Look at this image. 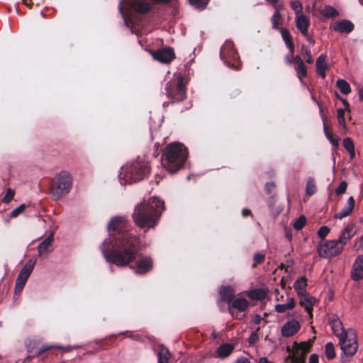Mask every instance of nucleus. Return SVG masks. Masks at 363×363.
<instances>
[{
    "label": "nucleus",
    "mask_w": 363,
    "mask_h": 363,
    "mask_svg": "<svg viewBox=\"0 0 363 363\" xmlns=\"http://www.w3.org/2000/svg\"><path fill=\"white\" fill-rule=\"evenodd\" d=\"M296 345L297 350H300L301 352V356L303 357L308 353L310 350L311 345L308 342H302L300 344H295Z\"/></svg>",
    "instance_id": "41"
},
{
    "label": "nucleus",
    "mask_w": 363,
    "mask_h": 363,
    "mask_svg": "<svg viewBox=\"0 0 363 363\" xmlns=\"http://www.w3.org/2000/svg\"><path fill=\"white\" fill-rule=\"evenodd\" d=\"M136 274H143L152 268V260L149 257H143L135 262V266L130 267Z\"/></svg>",
    "instance_id": "13"
},
{
    "label": "nucleus",
    "mask_w": 363,
    "mask_h": 363,
    "mask_svg": "<svg viewBox=\"0 0 363 363\" xmlns=\"http://www.w3.org/2000/svg\"><path fill=\"white\" fill-rule=\"evenodd\" d=\"M235 363H250V362L247 358L241 357L238 358L235 360Z\"/></svg>",
    "instance_id": "61"
},
{
    "label": "nucleus",
    "mask_w": 363,
    "mask_h": 363,
    "mask_svg": "<svg viewBox=\"0 0 363 363\" xmlns=\"http://www.w3.org/2000/svg\"><path fill=\"white\" fill-rule=\"evenodd\" d=\"M296 363H304V361L302 359H299ZM309 363H318V356L315 354H311L309 359Z\"/></svg>",
    "instance_id": "54"
},
{
    "label": "nucleus",
    "mask_w": 363,
    "mask_h": 363,
    "mask_svg": "<svg viewBox=\"0 0 363 363\" xmlns=\"http://www.w3.org/2000/svg\"><path fill=\"white\" fill-rule=\"evenodd\" d=\"M246 294L252 300L262 301L266 298L267 295V291L264 289H255L247 291Z\"/></svg>",
    "instance_id": "26"
},
{
    "label": "nucleus",
    "mask_w": 363,
    "mask_h": 363,
    "mask_svg": "<svg viewBox=\"0 0 363 363\" xmlns=\"http://www.w3.org/2000/svg\"><path fill=\"white\" fill-rule=\"evenodd\" d=\"M323 129H324L325 135L326 138H328V140L331 143V145L334 147H337L339 145V140H340L339 137L334 135L331 130H328V128H327L325 124H324Z\"/></svg>",
    "instance_id": "30"
},
{
    "label": "nucleus",
    "mask_w": 363,
    "mask_h": 363,
    "mask_svg": "<svg viewBox=\"0 0 363 363\" xmlns=\"http://www.w3.org/2000/svg\"><path fill=\"white\" fill-rule=\"evenodd\" d=\"M258 363H271L266 357H261Z\"/></svg>",
    "instance_id": "64"
},
{
    "label": "nucleus",
    "mask_w": 363,
    "mask_h": 363,
    "mask_svg": "<svg viewBox=\"0 0 363 363\" xmlns=\"http://www.w3.org/2000/svg\"><path fill=\"white\" fill-rule=\"evenodd\" d=\"M26 206L24 203L21 204L17 208H14L10 213L11 218H16L18 216H19L21 213H22L25 209Z\"/></svg>",
    "instance_id": "47"
},
{
    "label": "nucleus",
    "mask_w": 363,
    "mask_h": 363,
    "mask_svg": "<svg viewBox=\"0 0 363 363\" xmlns=\"http://www.w3.org/2000/svg\"><path fill=\"white\" fill-rule=\"evenodd\" d=\"M72 179L67 171H62L56 174L52 186V196L54 200H57L67 194L72 187Z\"/></svg>",
    "instance_id": "5"
},
{
    "label": "nucleus",
    "mask_w": 363,
    "mask_h": 363,
    "mask_svg": "<svg viewBox=\"0 0 363 363\" xmlns=\"http://www.w3.org/2000/svg\"><path fill=\"white\" fill-rule=\"evenodd\" d=\"M295 71L296 72L297 77L300 80V82L303 84V78L307 76V67L304 63L296 65L294 67Z\"/></svg>",
    "instance_id": "34"
},
{
    "label": "nucleus",
    "mask_w": 363,
    "mask_h": 363,
    "mask_svg": "<svg viewBox=\"0 0 363 363\" xmlns=\"http://www.w3.org/2000/svg\"><path fill=\"white\" fill-rule=\"evenodd\" d=\"M189 1L190 4L194 7L199 9H203L208 4L209 0H189Z\"/></svg>",
    "instance_id": "42"
},
{
    "label": "nucleus",
    "mask_w": 363,
    "mask_h": 363,
    "mask_svg": "<svg viewBox=\"0 0 363 363\" xmlns=\"http://www.w3.org/2000/svg\"><path fill=\"white\" fill-rule=\"evenodd\" d=\"M354 248L359 250L363 248V235L354 242Z\"/></svg>",
    "instance_id": "57"
},
{
    "label": "nucleus",
    "mask_w": 363,
    "mask_h": 363,
    "mask_svg": "<svg viewBox=\"0 0 363 363\" xmlns=\"http://www.w3.org/2000/svg\"><path fill=\"white\" fill-rule=\"evenodd\" d=\"M330 233V228L327 226H322L318 231V235L319 238L323 239L325 238L328 233Z\"/></svg>",
    "instance_id": "51"
},
{
    "label": "nucleus",
    "mask_w": 363,
    "mask_h": 363,
    "mask_svg": "<svg viewBox=\"0 0 363 363\" xmlns=\"http://www.w3.org/2000/svg\"><path fill=\"white\" fill-rule=\"evenodd\" d=\"M275 300L277 301H281L284 299V295L280 294L279 291L278 289H275Z\"/></svg>",
    "instance_id": "60"
},
{
    "label": "nucleus",
    "mask_w": 363,
    "mask_h": 363,
    "mask_svg": "<svg viewBox=\"0 0 363 363\" xmlns=\"http://www.w3.org/2000/svg\"><path fill=\"white\" fill-rule=\"evenodd\" d=\"M269 4H270L276 11H281L284 9V2L282 0H266Z\"/></svg>",
    "instance_id": "46"
},
{
    "label": "nucleus",
    "mask_w": 363,
    "mask_h": 363,
    "mask_svg": "<svg viewBox=\"0 0 363 363\" xmlns=\"http://www.w3.org/2000/svg\"><path fill=\"white\" fill-rule=\"evenodd\" d=\"M316 191V185L315 182L313 178H310L308 179L306 185V194L308 196H311L315 194Z\"/></svg>",
    "instance_id": "38"
},
{
    "label": "nucleus",
    "mask_w": 363,
    "mask_h": 363,
    "mask_svg": "<svg viewBox=\"0 0 363 363\" xmlns=\"http://www.w3.org/2000/svg\"><path fill=\"white\" fill-rule=\"evenodd\" d=\"M310 23V18L305 14L295 16V24L296 28L306 38L308 37Z\"/></svg>",
    "instance_id": "16"
},
{
    "label": "nucleus",
    "mask_w": 363,
    "mask_h": 363,
    "mask_svg": "<svg viewBox=\"0 0 363 363\" xmlns=\"http://www.w3.org/2000/svg\"><path fill=\"white\" fill-rule=\"evenodd\" d=\"M35 264V259H30L29 260H28L24 267L20 271L17 277V279L26 282L27 279H28L29 276L30 275L34 269Z\"/></svg>",
    "instance_id": "20"
},
{
    "label": "nucleus",
    "mask_w": 363,
    "mask_h": 363,
    "mask_svg": "<svg viewBox=\"0 0 363 363\" xmlns=\"http://www.w3.org/2000/svg\"><path fill=\"white\" fill-rule=\"evenodd\" d=\"M220 295L223 300L230 302L234 296V291L230 286H224L220 289Z\"/></svg>",
    "instance_id": "31"
},
{
    "label": "nucleus",
    "mask_w": 363,
    "mask_h": 363,
    "mask_svg": "<svg viewBox=\"0 0 363 363\" xmlns=\"http://www.w3.org/2000/svg\"><path fill=\"white\" fill-rule=\"evenodd\" d=\"M187 156V150L183 144L170 143L165 147L162 165L169 173L177 172L183 167Z\"/></svg>",
    "instance_id": "3"
},
{
    "label": "nucleus",
    "mask_w": 363,
    "mask_h": 363,
    "mask_svg": "<svg viewBox=\"0 0 363 363\" xmlns=\"http://www.w3.org/2000/svg\"><path fill=\"white\" fill-rule=\"evenodd\" d=\"M338 340L340 348L346 356L352 357L357 352L358 349L357 337L353 330H349V333Z\"/></svg>",
    "instance_id": "9"
},
{
    "label": "nucleus",
    "mask_w": 363,
    "mask_h": 363,
    "mask_svg": "<svg viewBox=\"0 0 363 363\" xmlns=\"http://www.w3.org/2000/svg\"><path fill=\"white\" fill-rule=\"evenodd\" d=\"M26 283V281L18 280L16 279V286H15V293L20 294L21 292V291L23 290Z\"/></svg>",
    "instance_id": "53"
},
{
    "label": "nucleus",
    "mask_w": 363,
    "mask_h": 363,
    "mask_svg": "<svg viewBox=\"0 0 363 363\" xmlns=\"http://www.w3.org/2000/svg\"><path fill=\"white\" fill-rule=\"evenodd\" d=\"M301 329V323L296 319H291L285 323L281 328V334L284 337L296 335Z\"/></svg>",
    "instance_id": "12"
},
{
    "label": "nucleus",
    "mask_w": 363,
    "mask_h": 363,
    "mask_svg": "<svg viewBox=\"0 0 363 363\" xmlns=\"http://www.w3.org/2000/svg\"><path fill=\"white\" fill-rule=\"evenodd\" d=\"M351 278L354 281L363 279V255H358L355 259L352 265Z\"/></svg>",
    "instance_id": "18"
},
{
    "label": "nucleus",
    "mask_w": 363,
    "mask_h": 363,
    "mask_svg": "<svg viewBox=\"0 0 363 363\" xmlns=\"http://www.w3.org/2000/svg\"><path fill=\"white\" fill-rule=\"evenodd\" d=\"M54 348H55V345H44L40 349V350H39V352L38 353V355H40L43 353H44L45 352H46V351H48L49 350H51V349H54Z\"/></svg>",
    "instance_id": "56"
},
{
    "label": "nucleus",
    "mask_w": 363,
    "mask_h": 363,
    "mask_svg": "<svg viewBox=\"0 0 363 363\" xmlns=\"http://www.w3.org/2000/svg\"><path fill=\"white\" fill-rule=\"evenodd\" d=\"M150 172L148 163L143 160H135L121 168L119 179L121 184H130L142 180Z\"/></svg>",
    "instance_id": "4"
},
{
    "label": "nucleus",
    "mask_w": 363,
    "mask_h": 363,
    "mask_svg": "<svg viewBox=\"0 0 363 363\" xmlns=\"http://www.w3.org/2000/svg\"><path fill=\"white\" fill-rule=\"evenodd\" d=\"M333 29L342 33H350L354 29V24L347 20H342L334 23Z\"/></svg>",
    "instance_id": "21"
},
{
    "label": "nucleus",
    "mask_w": 363,
    "mask_h": 363,
    "mask_svg": "<svg viewBox=\"0 0 363 363\" xmlns=\"http://www.w3.org/2000/svg\"><path fill=\"white\" fill-rule=\"evenodd\" d=\"M345 111L346 110H345L343 108H339L337 111V122H338V123L340 125H342L344 128H346V123H345Z\"/></svg>",
    "instance_id": "44"
},
{
    "label": "nucleus",
    "mask_w": 363,
    "mask_h": 363,
    "mask_svg": "<svg viewBox=\"0 0 363 363\" xmlns=\"http://www.w3.org/2000/svg\"><path fill=\"white\" fill-rule=\"evenodd\" d=\"M336 96H337V98H338L339 99H340L342 101V102L345 106L344 109L346 111H350V104L348 103V101L346 99L341 98L337 93L336 94Z\"/></svg>",
    "instance_id": "58"
},
{
    "label": "nucleus",
    "mask_w": 363,
    "mask_h": 363,
    "mask_svg": "<svg viewBox=\"0 0 363 363\" xmlns=\"http://www.w3.org/2000/svg\"><path fill=\"white\" fill-rule=\"evenodd\" d=\"M306 223V219L303 216H300L298 219L295 220V222L293 224V227L296 230H301Z\"/></svg>",
    "instance_id": "45"
},
{
    "label": "nucleus",
    "mask_w": 363,
    "mask_h": 363,
    "mask_svg": "<svg viewBox=\"0 0 363 363\" xmlns=\"http://www.w3.org/2000/svg\"><path fill=\"white\" fill-rule=\"evenodd\" d=\"M344 247L337 240H326L318 245V252L320 257L330 258L340 255Z\"/></svg>",
    "instance_id": "10"
},
{
    "label": "nucleus",
    "mask_w": 363,
    "mask_h": 363,
    "mask_svg": "<svg viewBox=\"0 0 363 363\" xmlns=\"http://www.w3.org/2000/svg\"><path fill=\"white\" fill-rule=\"evenodd\" d=\"M126 220L123 217H115L108 225V230L114 232V238L106 239L101 247V252L107 262L118 267L128 266L139 252L140 239L125 230Z\"/></svg>",
    "instance_id": "1"
},
{
    "label": "nucleus",
    "mask_w": 363,
    "mask_h": 363,
    "mask_svg": "<svg viewBox=\"0 0 363 363\" xmlns=\"http://www.w3.org/2000/svg\"><path fill=\"white\" fill-rule=\"evenodd\" d=\"M55 348L62 350L65 352H69L72 351L73 349L77 348V347L76 346H70V345L61 346L59 345H55Z\"/></svg>",
    "instance_id": "55"
},
{
    "label": "nucleus",
    "mask_w": 363,
    "mask_h": 363,
    "mask_svg": "<svg viewBox=\"0 0 363 363\" xmlns=\"http://www.w3.org/2000/svg\"><path fill=\"white\" fill-rule=\"evenodd\" d=\"M328 324L330 325L333 334L339 339L347 333H349V330H345L342 321L336 315H333L328 319Z\"/></svg>",
    "instance_id": "14"
},
{
    "label": "nucleus",
    "mask_w": 363,
    "mask_h": 363,
    "mask_svg": "<svg viewBox=\"0 0 363 363\" xmlns=\"http://www.w3.org/2000/svg\"><path fill=\"white\" fill-rule=\"evenodd\" d=\"M320 13L327 18H335L339 16V12L331 6H325Z\"/></svg>",
    "instance_id": "35"
},
{
    "label": "nucleus",
    "mask_w": 363,
    "mask_h": 363,
    "mask_svg": "<svg viewBox=\"0 0 363 363\" xmlns=\"http://www.w3.org/2000/svg\"><path fill=\"white\" fill-rule=\"evenodd\" d=\"M293 62H294L296 63V65H300V64H302V63H304L303 62V60H302V58L301 57L300 55H296L294 58H293Z\"/></svg>",
    "instance_id": "62"
},
{
    "label": "nucleus",
    "mask_w": 363,
    "mask_h": 363,
    "mask_svg": "<svg viewBox=\"0 0 363 363\" xmlns=\"http://www.w3.org/2000/svg\"><path fill=\"white\" fill-rule=\"evenodd\" d=\"M265 259V255L261 253H256L254 255V263L253 267H256L257 264H260L264 262Z\"/></svg>",
    "instance_id": "50"
},
{
    "label": "nucleus",
    "mask_w": 363,
    "mask_h": 363,
    "mask_svg": "<svg viewBox=\"0 0 363 363\" xmlns=\"http://www.w3.org/2000/svg\"><path fill=\"white\" fill-rule=\"evenodd\" d=\"M300 300V305L305 308L310 318H313V307L316 303V298L308 296L307 294L298 296Z\"/></svg>",
    "instance_id": "19"
},
{
    "label": "nucleus",
    "mask_w": 363,
    "mask_h": 363,
    "mask_svg": "<svg viewBox=\"0 0 363 363\" xmlns=\"http://www.w3.org/2000/svg\"><path fill=\"white\" fill-rule=\"evenodd\" d=\"M279 30L280 31L282 39L284 41L286 47L290 50L291 55H293L294 52V45L292 41L291 35L290 32L286 28H281Z\"/></svg>",
    "instance_id": "27"
},
{
    "label": "nucleus",
    "mask_w": 363,
    "mask_h": 363,
    "mask_svg": "<svg viewBox=\"0 0 363 363\" xmlns=\"http://www.w3.org/2000/svg\"><path fill=\"white\" fill-rule=\"evenodd\" d=\"M262 320V318L259 315H255L253 317L251 323L254 325H259L261 323Z\"/></svg>",
    "instance_id": "59"
},
{
    "label": "nucleus",
    "mask_w": 363,
    "mask_h": 363,
    "mask_svg": "<svg viewBox=\"0 0 363 363\" xmlns=\"http://www.w3.org/2000/svg\"><path fill=\"white\" fill-rule=\"evenodd\" d=\"M232 306L240 311H244L248 308L249 303L245 298H238L233 301Z\"/></svg>",
    "instance_id": "32"
},
{
    "label": "nucleus",
    "mask_w": 363,
    "mask_h": 363,
    "mask_svg": "<svg viewBox=\"0 0 363 363\" xmlns=\"http://www.w3.org/2000/svg\"><path fill=\"white\" fill-rule=\"evenodd\" d=\"M355 225L353 223L347 225L340 232L337 240L344 247L347 242L356 234Z\"/></svg>",
    "instance_id": "17"
},
{
    "label": "nucleus",
    "mask_w": 363,
    "mask_h": 363,
    "mask_svg": "<svg viewBox=\"0 0 363 363\" xmlns=\"http://www.w3.org/2000/svg\"><path fill=\"white\" fill-rule=\"evenodd\" d=\"M316 70L317 73L324 79L325 77V70L328 67L327 65V55L325 54L320 55L316 60Z\"/></svg>",
    "instance_id": "23"
},
{
    "label": "nucleus",
    "mask_w": 363,
    "mask_h": 363,
    "mask_svg": "<svg viewBox=\"0 0 363 363\" xmlns=\"http://www.w3.org/2000/svg\"><path fill=\"white\" fill-rule=\"evenodd\" d=\"M336 85L343 94H348L351 92L350 85L345 79H338L336 82Z\"/></svg>",
    "instance_id": "37"
},
{
    "label": "nucleus",
    "mask_w": 363,
    "mask_h": 363,
    "mask_svg": "<svg viewBox=\"0 0 363 363\" xmlns=\"http://www.w3.org/2000/svg\"><path fill=\"white\" fill-rule=\"evenodd\" d=\"M15 191L11 189H8L5 196L2 199V201L5 203H9L13 199Z\"/></svg>",
    "instance_id": "49"
},
{
    "label": "nucleus",
    "mask_w": 363,
    "mask_h": 363,
    "mask_svg": "<svg viewBox=\"0 0 363 363\" xmlns=\"http://www.w3.org/2000/svg\"><path fill=\"white\" fill-rule=\"evenodd\" d=\"M347 187V184L346 182H341L339 184L338 187L337 188L335 193L337 195H341L344 194L346 191Z\"/></svg>",
    "instance_id": "52"
},
{
    "label": "nucleus",
    "mask_w": 363,
    "mask_h": 363,
    "mask_svg": "<svg viewBox=\"0 0 363 363\" xmlns=\"http://www.w3.org/2000/svg\"><path fill=\"white\" fill-rule=\"evenodd\" d=\"M325 356L328 359H333L336 356L335 347L332 342H328L325 345Z\"/></svg>",
    "instance_id": "40"
},
{
    "label": "nucleus",
    "mask_w": 363,
    "mask_h": 363,
    "mask_svg": "<svg viewBox=\"0 0 363 363\" xmlns=\"http://www.w3.org/2000/svg\"><path fill=\"white\" fill-rule=\"evenodd\" d=\"M354 199L352 196H350L347 201L346 205L344 206V208L337 213H336L334 217L336 219H342L348 216H350L354 208Z\"/></svg>",
    "instance_id": "22"
},
{
    "label": "nucleus",
    "mask_w": 363,
    "mask_h": 363,
    "mask_svg": "<svg viewBox=\"0 0 363 363\" xmlns=\"http://www.w3.org/2000/svg\"><path fill=\"white\" fill-rule=\"evenodd\" d=\"M220 57L230 67L239 69L240 66L239 55L233 42L230 40L225 42L220 48Z\"/></svg>",
    "instance_id": "7"
},
{
    "label": "nucleus",
    "mask_w": 363,
    "mask_h": 363,
    "mask_svg": "<svg viewBox=\"0 0 363 363\" xmlns=\"http://www.w3.org/2000/svg\"><path fill=\"white\" fill-rule=\"evenodd\" d=\"M290 6L294 11L296 16L303 14V5L299 1H291L290 2Z\"/></svg>",
    "instance_id": "39"
},
{
    "label": "nucleus",
    "mask_w": 363,
    "mask_h": 363,
    "mask_svg": "<svg viewBox=\"0 0 363 363\" xmlns=\"http://www.w3.org/2000/svg\"><path fill=\"white\" fill-rule=\"evenodd\" d=\"M343 146L348 152L350 159H353L355 156L354 145L350 138H346L343 140Z\"/></svg>",
    "instance_id": "33"
},
{
    "label": "nucleus",
    "mask_w": 363,
    "mask_h": 363,
    "mask_svg": "<svg viewBox=\"0 0 363 363\" xmlns=\"http://www.w3.org/2000/svg\"><path fill=\"white\" fill-rule=\"evenodd\" d=\"M166 0H121L118 4V10L125 21H126L123 11V5L124 3L130 6L135 13L144 14L150 10L152 5V1L164 2Z\"/></svg>",
    "instance_id": "8"
},
{
    "label": "nucleus",
    "mask_w": 363,
    "mask_h": 363,
    "mask_svg": "<svg viewBox=\"0 0 363 363\" xmlns=\"http://www.w3.org/2000/svg\"><path fill=\"white\" fill-rule=\"evenodd\" d=\"M274 187V184L273 182L267 183L265 186V189L267 193H270L271 189Z\"/></svg>",
    "instance_id": "63"
},
{
    "label": "nucleus",
    "mask_w": 363,
    "mask_h": 363,
    "mask_svg": "<svg viewBox=\"0 0 363 363\" xmlns=\"http://www.w3.org/2000/svg\"><path fill=\"white\" fill-rule=\"evenodd\" d=\"M287 303L286 304H277L274 306V309L276 312L279 313H283L286 312L287 310H291L294 308L296 305V301L293 297L287 298Z\"/></svg>",
    "instance_id": "28"
},
{
    "label": "nucleus",
    "mask_w": 363,
    "mask_h": 363,
    "mask_svg": "<svg viewBox=\"0 0 363 363\" xmlns=\"http://www.w3.org/2000/svg\"><path fill=\"white\" fill-rule=\"evenodd\" d=\"M301 52L303 57L305 58L306 62L311 64L313 62V58L311 55V52L310 48L303 46L301 48Z\"/></svg>",
    "instance_id": "43"
},
{
    "label": "nucleus",
    "mask_w": 363,
    "mask_h": 363,
    "mask_svg": "<svg viewBox=\"0 0 363 363\" xmlns=\"http://www.w3.org/2000/svg\"><path fill=\"white\" fill-rule=\"evenodd\" d=\"M271 21L272 24V28L276 30H279L281 28H280V26H282L284 23V19L280 13V11H276L273 16L271 18Z\"/></svg>",
    "instance_id": "29"
},
{
    "label": "nucleus",
    "mask_w": 363,
    "mask_h": 363,
    "mask_svg": "<svg viewBox=\"0 0 363 363\" xmlns=\"http://www.w3.org/2000/svg\"><path fill=\"white\" fill-rule=\"evenodd\" d=\"M167 96L173 101H181L186 98V88L183 78L179 77L172 79L166 84Z\"/></svg>",
    "instance_id": "6"
},
{
    "label": "nucleus",
    "mask_w": 363,
    "mask_h": 363,
    "mask_svg": "<svg viewBox=\"0 0 363 363\" xmlns=\"http://www.w3.org/2000/svg\"><path fill=\"white\" fill-rule=\"evenodd\" d=\"M307 279L306 277H299L294 284V288L298 295L302 296L306 292Z\"/></svg>",
    "instance_id": "25"
},
{
    "label": "nucleus",
    "mask_w": 363,
    "mask_h": 363,
    "mask_svg": "<svg viewBox=\"0 0 363 363\" xmlns=\"http://www.w3.org/2000/svg\"><path fill=\"white\" fill-rule=\"evenodd\" d=\"M158 363H169V353L167 349L161 346L158 351Z\"/></svg>",
    "instance_id": "36"
},
{
    "label": "nucleus",
    "mask_w": 363,
    "mask_h": 363,
    "mask_svg": "<svg viewBox=\"0 0 363 363\" xmlns=\"http://www.w3.org/2000/svg\"><path fill=\"white\" fill-rule=\"evenodd\" d=\"M151 54L155 60L167 64L172 62L175 57L174 50L172 48H165L152 51Z\"/></svg>",
    "instance_id": "11"
},
{
    "label": "nucleus",
    "mask_w": 363,
    "mask_h": 363,
    "mask_svg": "<svg viewBox=\"0 0 363 363\" xmlns=\"http://www.w3.org/2000/svg\"><path fill=\"white\" fill-rule=\"evenodd\" d=\"M259 327H258L255 331L252 332L248 339V342L250 345L255 344L259 340V334L258 331L259 330Z\"/></svg>",
    "instance_id": "48"
},
{
    "label": "nucleus",
    "mask_w": 363,
    "mask_h": 363,
    "mask_svg": "<svg viewBox=\"0 0 363 363\" xmlns=\"http://www.w3.org/2000/svg\"><path fill=\"white\" fill-rule=\"evenodd\" d=\"M234 349V345L231 343H223L218 347L217 355L220 358H225L231 354Z\"/></svg>",
    "instance_id": "24"
},
{
    "label": "nucleus",
    "mask_w": 363,
    "mask_h": 363,
    "mask_svg": "<svg viewBox=\"0 0 363 363\" xmlns=\"http://www.w3.org/2000/svg\"><path fill=\"white\" fill-rule=\"evenodd\" d=\"M164 209V201L152 197L137 205L132 216L137 226L147 230L157 225Z\"/></svg>",
    "instance_id": "2"
},
{
    "label": "nucleus",
    "mask_w": 363,
    "mask_h": 363,
    "mask_svg": "<svg viewBox=\"0 0 363 363\" xmlns=\"http://www.w3.org/2000/svg\"><path fill=\"white\" fill-rule=\"evenodd\" d=\"M54 240V233H50L44 240L38 246V253L39 257H46L52 252V242Z\"/></svg>",
    "instance_id": "15"
}]
</instances>
